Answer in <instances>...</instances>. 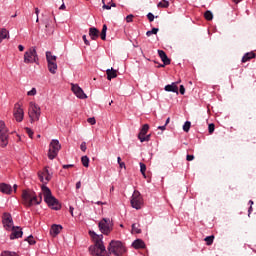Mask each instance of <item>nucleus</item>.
<instances>
[{
	"label": "nucleus",
	"instance_id": "obj_38",
	"mask_svg": "<svg viewBox=\"0 0 256 256\" xmlns=\"http://www.w3.org/2000/svg\"><path fill=\"white\" fill-rule=\"evenodd\" d=\"M132 231H133V233H137V234H139V233H141V228H139V224H132Z\"/></svg>",
	"mask_w": 256,
	"mask_h": 256
},
{
	"label": "nucleus",
	"instance_id": "obj_17",
	"mask_svg": "<svg viewBox=\"0 0 256 256\" xmlns=\"http://www.w3.org/2000/svg\"><path fill=\"white\" fill-rule=\"evenodd\" d=\"M179 82H173L171 84H168L165 86L164 90L167 91L168 93H177L179 94V87H177V84Z\"/></svg>",
	"mask_w": 256,
	"mask_h": 256
},
{
	"label": "nucleus",
	"instance_id": "obj_30",
	"mask_svg": "<svg viewBox=\"0 0 256 256\" xmlns=\"http://www.w3.org/2000/svg\"><path fill=\"white\" fill-rule=\"evenodd\" d=\"M157 7L161 8V9H167V7H169V1L162 0L161 2H159L157 4Z\"/></svg>",
	"mask_w": 256,
	"mask_h": 256
},
{
	"label": "nucleus",
	"instance_id": "obj_24",
	"mask_svg": "<svg viewBox=\"0 0 256 256\" xmlns=\"http://www.w3.org/2000/svg\"><path fill=\"white\" fill-rule=\"evenodd\" d=\"M9 37V30L5 28H0V43H3L4 39Z\"/></svg>",
	"mask_w": 256,
	"mask_h": 256
},
{
	"label": "nucleus",
	"instance_id": "obj_32",
	"mask_svg": "<svg viewBox=\"0 0 256 256\" xmlns=\"http://www.w3.org/2000/svg\"><path fill=\"white\" fill-rule=\"evenodd\" d=\"M138 139L141 143H145V141H151V134H146L145 136H138Z\"/></svg>",
	"mask_w": 256,
	"mask_h": 256
},
{
	"label": "nucleus",
	"instance_id": "obj_23",
	"mask_svg": "<svg viewBox=\"0 0 256 256\" xmlns=\"http://www.w3.org/2000/svg\"><path fill=\"white\" fill-rule=\"evenodd\" d=\"M251 59H255V52H247L242 57V63H247V61H251Z\"/></svg>",
	"mask_w": 256,
	"mask_h": 256
},
{
	"label": "nucleus",
	"instance_id": "obj_56",
	"mask_svg": "<svg viewBox=\"0 0 256 256\" xmlns=\"http://www.w3.org/2000/svg\"><path fill=\"white\" fill-rule=\"evenodd\" d=\"M96 205H107V202L97 201Z\"/></svg>",
	"mask_w": 256,
	"mask_h": 256
},
{
	"label": "nucleus",
	"instance_id": "obj_2",
	"mask_svg": "<svg viewBox=\"0 0 256 256\" xmlns=\"http://www.w3.org/2000/svg\"><path fill=\"white\" fill-rule=\"evenodd\" d=\"M23 205L25 207H33V205H41L43 198L41 194L37 196V193L33 190H24L22 192Z\"/></svg>",
	"mask_w": 256,
	"mask_h": 256
},
{
	"label": "nucleus",
	"instance_id": "obj_20",
	"mask_svg": "<svg viewBox=\"0 0 256 256\" xmlns=\"http://www.w3.org/2000/svg\"><path fill=\"white\" fill-rule=\"evenodd\" d=\"M89 35L93 41L99 39V30L95 27L89 29Z\"/></svg>",
	"mask_w": 256,
	"mask_h": 256
},
{
	"label": "nucleus",
	"instance_id": "obj_9",
	"mask_svg": "<svg viewBox=\"0 0 256 256\" xmlns=\"http://www.w3.org/2000/svg\"><path fill=\"white\" fill-rule=\"evenodd\" d=\"M131 207L139 211L141 207H143V196H141V192L138 190H134L131 199H130Z\"/></svg>",
	"mask_w": 256,
	"mask_h": 256
},
{
	"label": "nucleus",
	"instance_id": "obj_12",
	"mask_svg": "<svg viewBox=\"0 0 256 256\" xmlns=\"http://www.w3.org/2000/svg\"><path fill=\"white\" fill-rule=\"evenodd\" d=\"M38 177L45 187L53 177V173L49 172V167H45L42 171L38 172Z\"/></svg>",
	"mask_w": 256,
	"mask_h": 256
},
{
	"label": "nucleus",
	"instance_id": "obj_10",
	"mask_svg": "<svg viewBox=\"0 0 256 256\" xmlns=\"http://www.w3.org/2000/svg\"><path fill=\"white\" fill-rule=\"evenodd\" d=\"M99 230L103 235H109L111 231H113V227L111 226V220L109 218H103L99 223H98Z\"/></svg>",
	"mask_w": 256,
	"mask_h": 256
},
{
	"label": "nucleus",
	"instance_id": "obj_15",
	"mask_svg": "<svg viewBox=\"0 0 256 256\" xmlns=\"http://www.w3.org/2000/svg\"><path fill=\"white\" fill-rule=\"evenodd\" d=\"M10 232H11L9 236L10 241H15V239H21V237H23V229H21V227L19 226H14L10 230Z\"/></svg>",
	"mask_w": 256,
	"mask_h": 256
},
{
	"label": "nucleus",
	"instance_id": "obj_7",
	"mask_svg": "<svg viewBox=\"0 0 256 256\" xmlns=\"http://www.w3.org/2000/svg\"><path fill=\"white\" fill-rule=\"evenodd\" d=\"M9 145V129L3 120H0V146L7 147Z\"/></svg>",
	"mask_w": 256,
	"mask_h": 256
},
{
	"label": "nucleus",
	"instance_id": "obj_8",
	"mask_svg": "<svg viewBox=\"0 0 256 256\" xmlns=\"http://www.w3.org/2000/svg\"><path fill=\"white\" fill-rule=\"evenodd\" d=\"M59 151H61V143L57 139H53L50 142L49 150H48V158L53 161L57 155H59Z\"/></svg>",
	"mask_w": 256,
	"mask_h": 256
},
{
	"label": "nucleus",
	"instance_id": "obj_57",
	"mask_svg": "<svg viewBox=\"0 0 256 256\" xmlns=\"http://www.w3.org/2000/svg\"><path fill=\"white\" fill-rule=\"evenodd\" d=\"M18 49H19V51H24V50H25V47L20 44V45H18Z\"/></svg>",
	"mask_w": 256,
	"mask_h": 256
},
{
	"label": "nucleus",
	"instance_id": "obj_29",
	"mask_svg": "<svg viewBox=\"0 0 256 256\" xmlns=\"http://www.w3.org/2000/svg\"><path fill=\"white\" fill-rule=\"evenodd\" d=\"M100 37H101L102 41H105V39H107V25L106 24H104L102 27Z\"/></svg>",
	"mask_w": 256,
	"mask_h": 256
},
{
	"label": "nucleus",
	"instance_id": "obj_28",
	"mask_svg": "<svg viewBox=\"0 0 256 256\" xmlns=\"http://www.w3.org/2000/svg\"><path fill=\"white\" fill-rule=\"evenodd\" d=\"M46 31H49V33H53V25H51V20L47 19L44 21Z\"/></svg>",
	"mask_w": 256,
	"mask_h": 256
},
{
	"label": "nucleus",
	"instance_id": "obj_39",
	"mask_svg": "<svg viewBox=\"0 0 256 256\" xmlns=\"http://www.w3.org/2000/svg\"><path fill=\"white\" fill-rule=\"evenodd\" d=\"M25 241H27V242L29 243V245H35V243H37V242L35 241V238H33V235L28 236V237L25 239Z\"/></svg>",
	"mask_w": 256,
	"mask_h": 256
},
{
	"label": "nucleus",
	"instance_id": "obj_52",
	"mask_svg": "<svg viewBox=\"0 0 256 256\" xmlns=\"http://www.w3.org/2000/svg\"><path fill=\"white\" fill-rule=\"evenodd\" d=\"M193 159H195V156H193V155H187L186 156V161H193Z\"/></svg>",
	"mask_w": 256,
	"mask_h": 256
},
{
	"label": "nucleus",
	"instance_id": "obj_55",
	"mask_svg": "<svg viewBox=\"0 0 256 256\" xmlns=\"http://www.w3.org/2000/svg\"><path fill=\"white\" fill-rule=\"evenodd\" d=\"M157 129H160L161 131H165V129H167V126L164 124L163 126H158Z\"/></svg>",
	"mask_w": 256,
	"mask_h": 256
},
{
	"label": "nucleus",
	"instance_id": "obj_18",
	"mask_svg": "<svg viewBox=\"0 0 256 256\" xmlns=\"http://www.w3.org/2000/svg\"><path fill=\"white\" fill-rule=\"evenodd\" d=\"M0 192L4 195H11L13 188L9 184L0 183Z\"/></svg>",
	"mask_w": 256,
	"mask_h": 256
},
{
	"label": "nucleus",
	"instance_id": "obj_54",
	"mask_svg": "<svg viewBox=\"0 0 256 256\" xmlns=\"http://www.w3.org/2000/svg\"><path fill=\"white\" fill-rule=\"evenodd\" d=\"M69 211H70V215H71L72 217H74L73 211H75V208H73V206H70V207H69Z\"/></svg>",
	"mask_w": 256,
	"mask_h": 256
},
{
	"label": "nucleus",
	"instance_id": "obj_45",
	"mask_svg": "<svg viewBox=\"0 0 256 256\" xmlns=\"http://www.w3.org/2000/svg\"><path fill=\"white\" fill-rule=\"evenodd\" d=\"M117 163L120 166L121 169H125V162H121V157L118 156Z\"/></svg>",
	"mask_w": 256,
	"mask_h": 256
},
{
	"label": "nucleus",
	"instance_id": "obj_33",
	"mask_svg": "<svg viewBox=\"0 0 256 256\" xmlns=\"http://www.w3.org/2000/svg\"><path fill=\"white\" fill-rule=\"evenodd\" d=\"M81 163L83 167H89V157L88 156H82L81 157Z\"/></svg>",
	"mask_w": 256,
	"mask_h": 256
},
{
	"label": "nucleus",
	"instance_id": "obj_31",
	"mask_svg": "<svg viewBox=\"0 0 256 256\" xmlns=\"http://www.w3.org/2000/svg\"><path fill=\"white\" fill-rule=\"evenodd\" d=\"M204 17L206 21H213V12H211L210 10H207L204 13Z\"/></svg>",
	"mask_w": 256,
	"mask_h": 256
},
{
	"label": "nucleus",
	"instance_id": "obj_49",
	"mask_svg": "<svg viewBox=\"0 0 256 256\" xmlns=\"http://www.w3.org/2000/svg\"><path fill=\"white\" fill-rule=\"evenodd\" d=\"M87 122L90 123V125H95V123H97V121L95 120V117L88 118Z\"/></svg>",
	"mask_w": 256,
	"mask_h": 256
},
{
	"label": "nucleus",
	"instance_id": "obj_11",
	"mask_svg": "<svg viewBox=\"0 0 256 256\" xmlns=\"http://www.w3.org/2000/svg\"><path fill=\"white\" fill-rule=\"evenodd\" d=\"M2 225L5 231H11L15 227L13 223V216L10 213L4 212L2 215Z\"/></svg>",
	"mask_w": 256,
	"mask_h": 256
},
{
	"label": "nucleus",
	"instance_id": "obj_59",
	"mask_svg": "<svg viewBox=\"0 0 256 256\" xmlns=\"http://www.w3.org/2000/svg\"><path fill=\"white\" fill-rule=\"evenodd\" d=\"M76 189H81V183L80 182L76 183Z\"/></svg>",
	"mask_w": 256,
	"mask_h": 256
},
{
	"label": "nucleus",
	"instance_id": "obj_63",
	"mask_svg": "<svg viewBox=\"0 0 256 256\" xmlns=\"http://www.w3.org/2000/svg\"><path fill=\"white\" fill-rule=\"evenodd\" d=\"M60 10H63L65 9V4H62L60 7H59Z\"/></svg>",
	"mask_w": 256,
	"mask_h": 256
},
{
	"label": "nucleus",
	"instance_id": "obj_40",
	"mask_svg": "<svg viewBox=\"0 0 256 256\" xmlns=\"http://www.w3.org/2000/svg\"><path fill=\"white\" fill-rule=\"evenodd\" d=\"M213 239H215V236H207L204 241H206L207 245H213Z\"/></svg>",
	"mask_w": 256,
	"mask_h": 256
},
{
	"label": "nucleus",
	"instance_id": "obj_36",
	"mask_svg": "<svg viewBox=\"0 0 256 256\" xmlns=\"http://www.w3.org/2000/svg\"><path fill=\"white\" fill-rule=\"evenodd\" d=\"M1 256H19V255L16 254V252H11L9 250H4V251H2Z\"/></svg>",
	"mask_w": 256,
	"mask_h": 256
},
{
	"label": "nucleus",
	"instance_id": "obj_6",
	"mask_svg": "<svg viewBox=\"0 0 256 256\" xmlns=\"http://www.w3.org/2000/svg\"><path fill=\"white\" fill-rule=\"evenodd\" d=\"M24 63L27 65L31 63H39V55L37 54V48L35 46L30 47L24 53Z\"/></svg>",
	"mask_w": 256,
	"mask_h": 256
},
{
	"label": "nucleus",
	"instance_id": "obj_41",
	"mask_svg": "<svg viewBox=\"0 0 256 256\" xmlns=\"http://www.w3.org/2000/svg\"><path fill=\"white\" fill-rule=\"evenodd\" d=\"M111 7H117V4L111 3V5H109V4L103 3L102 9H106L107 11H109L111 10Z\"/></svg>",
	"mask_w": 256,
	"mask_h": 256
},
{
	"label": "nucleus",
	"instance_id": "obj_44",
	"mask_svg": "<svg viewBox=\"0 0 256 256\" xmlns=\"http://www.w3.org/2000/svg\"><path fill=\"white\" fill-rule=\"evenodd\" d=\"M147 19L150 21V23H153V21H155V15L150 12L147 14Z\"/></svg>",
	"mask_w": 256,
	"mask_h": 256
},
{
	"label": "nucleus",
	"instance_id": "obj_46",
	"mask_svg": "<svg viewBox=\"0 0 256 256\" xmlns=\"http://www.w3.org/2000/svg\"><path fill=\"white\" fill-rule=\"evenodd\" d=\"M133 14H129L126 16V23H133Z\"/></svg>",
	"mask_w": 256,
	"mask_h": 256
},
{
	"label": "nucleus",
	"instance_id": "obj_26",
	"mask_svg": "<svg viewBox=\"0 0 256 256\" xmlns=\"http://www.w3.org/2000/svg\"><path fill=\"white\" fill-rule=\"evenodd\" d=\"M106 75H107L108 81H111V79H115V77H117V71L116 70L107 69L106 70Z\"/></svg>",
	"mask_w": 256,
	"mask_h": 256
},
{
	"label": "nucleus",
	"instance_id": "obj_47",
	"mask_svg": "<svg viewBox=\"0 0 256 256\" xmlns=\"http://www.w3.org/2000/svg\"><path fill=\"white\" fill-rule=\"evenodd\" d=\"M209 133H213L215 131V124L211 123L208 126Z\"/></svg>",
	"mask_w": 256,
	"mask_h": 256
},
{
	"label": "nucleus",
	"instance_id": "obj_14",
	"mask_svg": "<svg viewBox=\"0 0 256 256\" xmlns=\"http://www.w3.org/2000/svg\"><path fill=\"white\" fill-rule=\"evenodd\" d=\"M25 117V111L22 109L21 104H15L14 118L18 123H21Z\"/></svg>",
	"mask_w": 256,
	"mask_h": 256
},
{
	"label": "nucleus",
	"instance_id": "obj_42",
	"mask_svg": "<svg viewBox=\"0 0 256 256\" xmlns=\"http://www.w3.org/2000/svg\"><path fill=\"white\" fill-rule=\"evenodd\" d=\"M28 97H35L37 95V88H32L30 91L27 92Z\"/></svg>",
	"mask_w": 256,
	"mask_h": 256
},
{
	"label": "nucleus",
	"instance_id": "obj_16",
	"mask_svg": "<svg viewBox=\"0 0 256 256\" xmlns=\"http://www.w3.org/2000/svg\"><path fill=\"white\" fill-rule=\"evenodd\" d=\"M62 230H63L62 225L53 224L50 228V235H52V237H57V235H59V233H61Z\"/></svg>",
	"mask_w": 256,
	"mask_h": 256
},
{
	"label": "nucleus",
	"instance_id": "obj_1",
	"mask_svg": "<svg viewBox=\"0 0 256 256\" xmlns=\"http://www.w3.org/2000/svg\"><path fill=\"white\" fill-rule=\"evenodd\" d=\"M89 235L92 238L94 245L89 246L88 251L92 256H111L107 252V248L103 243V234L99 235L95 231H89Z\"/></svg>",
	"mask_w": 256,
	"mask_h": 256
},
{
	"label": "nucleus",
	"instance_id": "obj_60",
	"mask_svg": "<svg viewBox=\"0 0 256 256\" xmlns=\"http://www.w3.org/2000/svg\"><path fill=\"white\" fill-rule=\"evenodd\" d=\"M170 121H171V118H167L164 125H166V126L169 125Z\"/></svg>",
	"mask_w": 256,
	"mask_h": 256
},
{
	"label": "nucleus",
	"instance_id": "obj_21",
	"mask_svg": "<svg viewBox=\"0 0 256 256\" xmlns=\"http://www.w3.org/2000/svg\"><path fill=\"white\" fill-rule=\"evenodd\" d=\"M132 247H134V249H144L145 248V242H143V240H141V239H136L132 243Z\"/></svg>",
	"mask_w": 256,
	"mask_h": 256
},
{
	"label": "nucleus",
	"instance_id": "obj_4",
	"mask_svg": "<svg viewBox=\"0 0 256 256\" xmlns=\"http://www.w3.org/2000/svg\"><path fill=\"white\" fill-rule=\"evenodd\" d=\"M126 251L127 249L125 248V245H123V242L119 240H112L108 245L109 255L123 256Z\"/></svg>",
	"mask_w": 256,
	"mask_h": 256
},
{
	"label": "nucleus",
	"instance_id": "obj_62",
	"mask_svg": "<svg viewBox=\"0 0 256 256\" xmlns=\"http://www.w3.org/2000/svg\"><path fill=\"white\" fill-rule=\"evenodd\" d=\"M14 193L17 191V184L13 185Z\"/></svg>",
	"mask_w": 256,
	"mask_h": 256
},
{
	"label": "nucleus",
	"instance_id": "obj_50",
	"mask_svg": "<svg viewBox=\"0 0 256 256\" xmlns=\"http://www.w3.org/2000/svg\"><path fill=\"white\" fill-rule=\"evenodd\" d=\"M82 39H83L85 45H90L89 40H87V35H83Z\"/></svg>",
	"mask_w": 256,
	"mask_h": 256
},
{
	"label": "nucleus",
	"instance_id": "obj_53",
	"mask_svg": "<svg viewBox=\"0 0 256 256\" xmlns=\"http://www.w3.org/2000/svg\"><path fill=\"white\" fill-rule=\"evenodd\" d=\"M62 167H63V169H69L71 167H75V165H73V164H64Z\"/></svg>",
	"mask_w": 256,
	"mask_h": 256
},
{
	"label": "nucleus",
	"instance_id": "obj_27",
	"mask_svg": "<svg viewBox=\"0 0 256 256\" xmlns=\"http://www.w3.org/2000/svg\"><path fill=\"white\" fill-rule=\"evenodd\" d=\"M147 131H149V125L144 124L140 130V133L138 134V137H145L147 135Z\"/></svg>",
	"mask_w": 256,
	"mask_h": 256
},
{
	"label": "nucleus",
	"instance_id": "obj_3",
	"mask_svg": "<svg viewBox=\"0 0 256 256\" xmlns=\"http://www.w3.org/2000/svg\"><path fill=\"white\" fill-rule=\"evenodd\" d=\"M42 192L44 195V201L47 203L48 207H51L54 209V211H59V209H61V204H59V200L53 196L51 189L45 185H42Z\"/></svg>",
	"mask_w": 256,
	"mask_h": 256
},
{
	"label": "nucleus",
	"instance_id": "obj_13",
	"mask_svg": "<svg viewBox=\"0 0 256 256\" xmlns=\"http://www.w3.org/2000/svg\"><path fill=\"white\" fill-rule=\"evenodd\" d=\"M71 91L78 99H87V94L83 91V88L79 84H71Z\"/></svg>",
	"mask_w": 256,
	"mask_h": 256
},
{
	"label": "nucleus",
	"instance_id": "obj_25",
	"mask_svg": "<svg viewBox=\"0 0 256 256\" xmlns=\"http://www.w3.org/2000/svg\"><path fill=\"white\" fill-rule=\"evenodd\" d=\"M47 64L49 72L55 75V73H57V62H49Z\"/></svg>",
	"mask_w": 256,
	"mask_h": 256
},
{
	"label": "nucleus",
	"instance_id": "obj_37",
	"mask_svg": "<svg viewBox=\"0 0 256 256\" xmlns=\"http://www.w3.org/2000/svg\"><path fill=\"white\" fill-rule=\"evenodd\" d=\"M189 129H191V122L186 121L183 125V131H185V133H189Z\"/></svg>",
	"mask_w": 256,
	"mask_h": 256
},
{
	"label": "nucleus",
	"instance_id": "obj_34",
	"mask_svg": "<svg viewBox=\"0 0 256 256\" xmlns=\"http://www.w3.org/2000/svg\"><path fill=\"white\" fill-rule=\"evenodd\" d=\"M145 171H147V165H145L143 162H140V173L143 175V177H147Z\"/></svg>",
	"mask_w": 256,
	"mask_h": 256
},
{
	"label": "nucleus",
	"instance_id": "obj_51",
	"mask_svg": "<svg viewBox=\"0 0 256 256\" xmlns=\"http://www.w3.org/2000/svg\"><path fill=\"white\" fill-rule=\"evenodd\" d=\"M180 94L181 95H185V86H183V85H180Z\"/></svg>",
	"mask_w": 256,
	"mask_h": 256
},
{
	"label": "nucleus",
	"instance_id": "obj_64",
	"mask_svg": "<svg viewBox=\"0 0 256 256\" xmlns=\"http://www.w3.org/2000/svg\"><path fill=\"white\" fill-rule=\"evenodd\" d=\"M249 205H253V200H249Z\"/></svg>",
	"mask_w": 256,
	"mask_h": 256
},
{
	"label": "nucleus",
	"instance_id": "obj_58",
	"mask_svg": "<svg viewBox=\"0 0 256 256\" xmlns=\"http://www.w3.org/2000/svg\"><path fill=\"white\" fill-rule=\"evenodd\" d=\"M39 13H40L39 8H35V15H36V17H39Z\"/></svg>",
	"mask_w": 256,
	"mask_h": 256
},
{
	"label": "nucleus",
	"instance_id": "obj_19",
	"mask_svg": "<svg viewBox=\"0 0 256 256\" xmlns=\"http://www.w3.org/2000/svg\"><path fill=\"white\" fill-rule=\"evenodd\" d=\"M158 55L164 65H171V60L167 57V54L163 50H158Z\"/></svg>",
	"mask_w": 256,
	"mask_h": 256
},
{
	"label": "nucleus",
	"instance_id": "obj_61",
	"mask_svg": "<svg viewBox=\"0 0 256 256\" xmlns=\"http://www.w3.org/2000/svg\"><path fill=\"white\" fill-rule=\"evenodd\" d=\"M253 211V207L252 206H250V208L248 209V213H249V215H251V212Z\"/></svg>",
	"mask_w": 256,
	"mask_h": 256
},
{
	"label": "nucleus",
	"instance_id": "obj_5",
	"mask_svg": "<svg viewBox=\"0 0 256 256\" xmlns=\"http://www.w3.org/2000/svg\"><path fill=\"white\" fill-rule=\"evenodd\" d=\"M28 115L31 123L39 121V119L41 118V107H39V105H37V103L35 102H30Z\"/></svg>",
	"mask_w": 256,
	"mask_h": 256
},
{
	"label": "nucleus",
	"instance_id": "obj_22",
	"mask_svg": "<svg viewBox=\"0 0 256 256\" xmlns=\"http://www.w3.org/2000/svg\"><path fill=\"white\" fill-rule=\"evenodd\" d=\"M46 61L47 63L57 62V56L53 55L51 51H46Z\"/></svg>",
	"mask_w": 256,
	"mask_h": 256
},
{
	"label": "nucleus",
	"instance_id": "obj_48",
	"mask_svg": "<svg viewBox=\"0 0 256 256\" xmlns=\"http://www.w3.org/2000/svg\"><path fill=\"white\" fill-rule=\"evenodd\" d=\"M80 149L83 152L87 151V143L86 142H82L81 145H80Z\"/></svg>",
	"mask_w": 256,
	"mask_h": 256
},
{
	"label": "nucleus",
	"instance_id": "obj_35",
	"mask_svg": "<svg viewBox=\"0 0 256 256\" xmlns=\"http://www.w3.org/2000/svg\"><path fill=\"white\" fill-rule=\"evenodd\" d=\"M157 33H159V28H152V30L146 32V36L151 37V35H157Z\"/></svg>",
	"mask_w": 256,
	"mask_h": 256
},
{
	"label": "nucleus",
	"instance_id": "obj_43",
	"mask_svg": "<svg viewBox=\"0 0 256 256\" xmlns=\"http://www.w3.org/2000/svg\"><path fill=\"white\" fill-rule=\"evenodd\" d=\"M25 129L28 137H30V139H33V135H34L33 130H31V128L29 127H26Z\"/></svg>",
	"mask_w": 256,
	"mask_h": 256
}]
</instances>
